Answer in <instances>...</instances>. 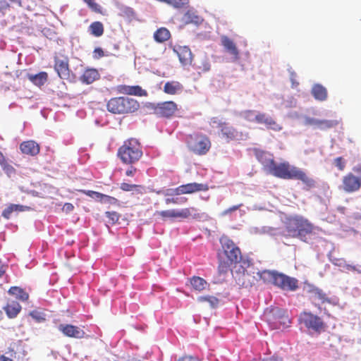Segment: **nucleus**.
Here are the masks:
<instances>
[{
	"instance_id": "obj_1",
	"label": "nucleus",
	"mask_w": 361,
	"mask_h": 361,
	"mask_svg": "<svg viewBox=\"0 0 361 361\" xmlns=\"http://www.w3.org/2000/svg\"><path fill=\"white\" fill-rule=\"evenodd\" d=\"M219 242L221 250L217 253L218 270L219 273H226L231 264L240 262L242 259L240 248L227 235H222Z\"/></svg>"
},
{
	"instance_id": "obj_2",
	"label": "nucleus",
	"mask_w": 361,
	"mask_h": 361,
	"mask_svg": "<svg viewBox=\"0 0 361 361\" xmlns=\"http://www.w3.org/2000/svg\"><path fill=\"white\" fill-rule=\"evenodd\" d=\"M257 157L268 173L281 179H293L298 167L290 165L288 161L276 163L272 154L265 152L258 153Z\"/></svg>"
},
{
	"instance_id": "obj_3",
	"label": "nucleus",
	"mask_w": 361,
	"mask_h": 361,
	"mask_svg": "<svg viewBox=\"0 0 361 361\" xmlns=\"http://www.w3.org/2000/svg\"><path fill=\"white\" fill-rule=\"evenodd\" d=\"M106 109L114 114H130L140 109V103L132 97H116L111 98L107 102Z\"/></svg>"
},
{
	"instance_id": "obj_4",
	"label": "nucleus",
	"mask_w": 361,
	"mask_h": 361,
	"mask_svg": "<svg viewBox=\"0 0 361 361\" xmlns=\"http://www.w3.org/2000/svg\"><path fill=\"white\" fill-rule=\"evenodd\" d=\"M313 229L314 226L301 216H290L286 221V231L288 235L292 238L302 240L307 235L312 233Z\"/></svg>"
},
{
	"instance_id": "obj_5",
	"label": "nucleus",
	"mask_w": 361,
	"mask_h": 361,
	"mask_svg": "<svg viewBox=\"0 0 361 361\" xmlns=\"http://www.w3.org/2000/svg\"><path fill=\"white\" fill-rule=\"evenodd\" d=\"M118 157L126 164H133L137 162L142 156L140 143L135 138L126 140L117 152Z\"/></svg>"
},
{
	"instance_id": "obj_6",
	"label": "nucleus",
	"mask_w": 361,
	"mask_h": 361,
	"mask_svg": "<svg viewBox=\"0 0 361 361\" xmlns=\"http://www.w3.org/2000/svg\"><path fill=\"white\" fill-rule=\"evenodd\" d=\"M186 142L190 150L197 155L206 154L212 145L209 138L206 135L200 133L189 135Z\"/></svg>"
},
{
	"instance_id": "obj_7",
	"label": "nucleus",
	"mask_w": 361,
	"mask_h": 361,
	"mask_svg": "<svg viewBox=\"0 0 361 361\" xmlns=\"http://www.w3.org/2000/svg\"><path fill=\"white\" fill-rule=\"evenodd\" d=\"M298 322L308 330H312L318 334L325 331L326 329V325L322 319L310 312L303 311L301 312L298 317Z\"/></svg>"
},
{
	"instance_id": "obj_8",
	"label": "nucleus",
	"mask_w": 361,
	"mask_h": 361,
	"mask_svg": "<svg viewBox=\"0 0 361 361\" xmlns=\"http://www.w3.org/2000/svg\"><path fill=\"white\" fill-rule=\"evenodd\" d=\"M157 214L164 219L172 218L188 219L191 217L193 219L199 220L203 215L202 214L198 213L197 209L195 207L184 208L181 210L169 209L157 212Z\"/></svg>"
},
{
	"instance_id": "obj_9",
	"label": "nucleus",
	"mask_w": 361,
	"mask_h": 361,
	"mask_svg": "<svg viewBox=\"0 0 361 361\" xmlns=\"http://www.w3.org/2000/svg\"><path fill=\"white\" fill-rule=\"evenodd\" d=\"M54 68L61 79H69L71 70L69 68V59L67 56H54Z\"/></svg>"
},
{
	"instance_id": "obj_10",
	"label": "nucleus",
	"mask_w": 361,
	"mask_h": 361,
	"mask_svg": "<svg viewBox=\"0 0 361 361\" xmlns=\"http://www.w3.org/2000/svg\"><path fill=\"white\" fill-rule=\"evenodd\" d=\"M154 113L164 118H171L178 111V105L173 101L158 103L154 108Z\"/></svg>"
},
{
	"instance_id": "obj_11",
	"label": "nucleus",
	"mask_w": 361,
	"mask_h": 361,
	"mask_svg": "<svg viewBox=\"0 0 361 361\" xmlns=\"http://www.w3.org/2000/svg\"><path fill=\"white\" fill-rule=\"evenodd\" d=\"M361 188V179L353 173H348L342 178L341 188L347 193L358 191Z\"/></svg>"
},
{
	"instance_id": "obj_12",
	"label": "nucleus",
	"mask_w": 361,
	"mask_h": 361,
	"mask_svg": "<svg viewBox=\"0 0 361 361\" xmlns=\"http://www.w3.org/2000/svg\"><path fill=\"white\" fill-rule=\"evenodd\" d=\"M274 285L285 290H295L298 288V281L283 274L277 272Z\"/></svg>"
},
{
	"instance_id": "obj_13",
	"label": "nucleus",
	"mask_w": 361,
	"mask_h": 361,
	"mask_svg": "<svg viewBox=\"0 0 361 361\" xmlns=\"http://www.w3.org/2000/svg\"><path fill=\"white\" fill-rule=\"evenodd\" d=\"M255 118L257 123L264 124L267 130L279 132L283 129L281 124L278 123L275 119L265 113L258 112Z\"/></svg>"
},
{
	"instance_id": "obj_14",
	"label": "nucleus",
	"mask_w": 361,
	"mask_h": 361,
	"mask_svg": "<svg viewBox=\"0 0 361 361\" xmlns=\"http://www.w3.org/2000/svg\"><path fill=\"white\" fill-rule=\"evenodd\" d=\"M209 186L207 184L190 183L181 185L174 190L175 195L192 194L200 191H207Z\"/></svg>"
},
{
	"instance_id": "obj_15",
	"label": "nucleus",
	"mask_w": 361,
	"mask_h": 361,
	"mask_svg": "<svg viewBox=\"0 0 361 361\" xmlns=\"http://www.w3.org/2000/svg\"><path fill=\"white\" fill-rule=\"evenodd\" d=\"M219 135L226 142L238 140L243 138V133L238 131L233 126L226 123L222 128L219 130Z\"/></svg>"
},
{
	"instance_id": "obj_16",
	"label": "nucleus",
	"mask_w": 361,
	"mask_h": 361,
	"mask_svg": "<svg viewBox=\"0 0 361 361\" xmlns=\"http://www.w3.org/2000/svg\"><path fill=\"white\" fill-rule=\"evenodd\" d=\"M59 330L67 337L74 338H83L85 337V332L79 326L73 324H61L59 326Z\"/></svg>"
},
{
	"instance_id": "obj_17",
	"label": "nucleus",
	"mask_w": 361,
	"mask_h": 361,
	"mask_svg": "<svg viewBox=\"0 0 361 361\" xmlns=\"http://www.w3.org/2000/svg\"><path fill=\"white\" fill-rule=\"evenodd\" d=\"M311 294L312 304L317 307L320 312L322 310L321 305L323 304L329 303L335 305V303L332 302L331 299L319 288H316L312 289L311 290Z\"/></svg>"
},
{
	"instance_id": "obj_18",
	"label": "nucleus",
	"mask_w": 361,
	"mask_h": 361,
	"mask_svg": "<svg viewBox=\"0 0 361 361\" xmlns=\"http://www.w3.org/2000/svg\"><path fill=\"white\" fill-rule=\"evenodd\" d=\"M173 50L178 55L179 61L183 66L191 65L193 56L188 47L176 45L174 46Z\"/></svg>"
},
{
	"instance_id": "obj_19",
	"label": "nucleus",
	"mask_w": 361,
	"mask_h": 361,
	"mask_svg": "<svg viewBox=\"0 0 361 361\" xmlns=\"http://www.w3.org/2000/svg\"><path fill=\"white\" fill-rule=\"evenodd\" d=\"M117 91L119 93L127 94V95H134L137 97H147V92L145 90H143L140 86L139 85H121L117 86L116 88Z\"/></svg>"
},
{
	"instance_id": "obj_20",
	"label": "nucleus",
	"mask_w": 361,
	"mask_h": 361,
	"mask_svg": "<svg viewBox=\"0 0 361 361\" xmlns=\"http://www.w3.org/2000/svg\"><path fill=\"white\" fill-rule=\"evenodd\" d=\"M19 148L23 154L32 157L37 155L40 152L39 145L34 140L23 141Z\"/></svg>"
},
{
	"instance_id": "obj_21",
	"label": "nucleus",
	"mask_w": 361,
	"mask_h": 361,
	"mask_svg": "<svg viewBox=\"0 0 361 361\" xmlns=\"http://www.w3.org/2000/svg\"><path fill=\"white\" fill-rule=\"evenodd\" d=\"M293 179L300 180L305 185V188L309 190L316 187L317 183L314 179L310 177L304 171L298 168Z\"/></svg>"
},
{
	"instance_id": "obj_22",
	"label": "nucleus",
	"mask_w": 361,
	"mask_h": 361,
	"mask_svg": "<svg viewBox=\"0 0 361 361\" xmlns=\"http://www.w3.org/2000/svg\"><path fill=\"white\" fill-rule=\"evenodd\" d=\"M221 42L227 52L233 55L235 59L239 58L238 49L231 39L226 35H223L221 37Z\"/></svg>"
},
{
	"instance_id": "obj_23",
	"label": "nucleus",
	"mask_w": 361,
	"mask_h": 361,
	"mask_svg": "<svg viewBox=\"0 0 361 361\" xmlns=\"http://www.w3.org/2000/svg\"><path fill=\"white\" fill-rule=\"evenodd\" d=\"M100 75L95 68H87L80 78V80L85 84H92L97 80H99Z\"/></svg>"
},
{
	"instance_id": "obj_24",
	"label": "nucleus",
	"mask_w": 361,
	"mask_h": 361,
	"mask_svg": "<svg viewBox=\"0 0 361 361\" xmlns=\"http://www.w3.org/2000/svg\"><path fill=\"white\" fill-rule=\"evenodd\" d=\"M4 311L8 318H15L21 310L20 305L14 300L9 302L4 307Z\"/></svg>"
},
{
	"instance_id": "obj_25",
	"label": "nucleus",
	"mask_w": 361,
	"mask_h": 361,
	"mask_svg": "<svg viewBox=\"0 0 361 361\" xmlns=\"http://www.w3.org/2000/svg\"><path fill=\"white\" fill-rule=\"evenodd\" d=\"M27 79L34 85L41 87L44 85L48 80V74L46 72H40L37 74H27Z\"/></svg>"
},
{
	"instance_id": "obj_26",
	"label": "nucleus",
	"mask_w": 361,
	"mask_h": 361,
	"mask_svg": "<svg viewBox=\"0 0 361 361\" xmlns=\"http://www.w3.org/2000/svg\"><path fill=\"white\" fill-rule=\"evenodd\" d=\"M183 90V85L178 81L166 82L164 87V92L168 94H176Z\"/></svg>"
},
{
	"instance_id": "obj_27",
	"label": "nucleus",
	"mask_w": 361,
	"mask_h": 361,
	"mask_svg": "<svg viewBox=\"0 0 361 361\" xmlns=\"http://www.w3.org/2000/svg\"><path fill=\"white\" fill-rule=\"evenodd\" d=\"M8 292L22 302H25L29 299V294L22 288L12 286Z\"/></svg>"
},
{
	"instance_id": "obj_28",
	"label": "nucleus",
	"mask_w": 361,
	"mask_h": 361,
	"mask_svg": "<svg viewBox=\"0 0 361 361\" xmlns=\"http://www.w3.org/2000/svg\"><path fill=\"white\" fill-rule=\"evenodd\" d=\"M312 94L317 100L324 101L327 98L326 89L319 84L314 85L312 87Z\"/></svg>"
},
{
	"instance_id": "obj_29",
	"label": "nucleus",
	"mask_w": 361,
	"mask_h": 361,
	"mask_svg": "<svg viewBox=\"0 0 361 361\" xmlns=\"http://www.w3.org/2000/svg\"><path fill=\"white\" fill-rule=\"evenodd\" d=\"M171 33L169 30L165 27L159 28L154 33V39L157 42L163 43L169 39Z\"/></svg>"
},
{
	"instance_id": "obj_30",
	"label": "nucleus",
	"mask_w": 361,
	"mask_h": 361,
	"mask_svg": "<svg viewBox=\"0 0 361 361\" xmlns=\"http://www.w3.org/2000/svg\"><path fill=\"white\" fill-rule=\"evenodd\" d=\"M190 284L193 289L197 291H202L209 286L208 283L200 276H192L190 279Z\"/></svg>"
},
{
	"instance_id": "obj_31",
	"label": "nucleus",
	"mask_w": 361,
	"mask_h": 361,
	"mask_svg": "<svg viewBox=\"0 0 361 361\" xmlns=\"http://www.w3.org/2000/svg\"><path fill=\"white\" fill-rule=\"evenodd\" d=\"M27 209H29V207L20 204H11L4 209L2 212V216L6 219H10L11 215L13 212H23Z\"/></svg>"
},
{
	"instance_id": "obj_32",
	"label": "nucleus",
	"mask_w": 361,
	"mask_h": 361,
	"mask_svg": "<svg viewBox=\"0 0 361 361\" xmlns=\"http://www.w3.org/2000/svg\"><path fill=\"white\" fill-rule=\"evenodd\" d=\"M89 31L91 35L96 37H101L104 32V25L99 21H94L90 25Z\"/></svg>"
},
{
	"instance_id": "obj_33",
	"label": "nucleus",
	"mask_w": 361,
	"mask_h": 361,
	"mask_svg": "<svg viewBox=\"0 0 361 361\" xmlns=\"http://www.w3.org/2000/svg\"><path fill=\"white\" fill-rule=\"evenodd\" d=\"M276 274L277 271L269 270H264L258 273L260 279H262L264 283L273 285L275 281V276H276Z\"/></svg>"
},
{
	"instance_id": "obj_34",
	"label": "nucleus",
	"mask_w": 361,
	"mask_h": 361,
	"mask_svg": "<svg viewBox=\"0 0 361 361\" xmlns=\"http://www.w3.org/2000/svg\"><path fill=\"white\" fill-rule=\"evenodd\" d=\"M340 120L333 119V120H327V119H319L318 123V129L321 130H326L330 128H333L338 125L340 123Z\"/></svg>"
},
{
	"instance_id": "obj_35",
	"label": "nucleus",
	"mask_w": 361,
	"mask_h": 361,
	"mask_svg": "<svg viewBox=\"0 0 361 361\" xmlns=\"http://www.w3.org/2000/svg\"><path fill=\"white\" fill-rule=\"evenodd\" d=\"M197 300L200 302H207L212 308L216 307L219 303V300L213 295L200 296Z\"/></svg>"
},
{
	"instance_id": "obj_36",
	"label": "nucleus",
	"mask_w": 361,
	"mask_h": 361,
	"mask_svg": "<svg viewBox=\"0 0 361 361\" xmlns=\"http://www.w3.org/2000/svg\"><path fill=\"white\" fill-rule=\"evenodd\" d=\"M87 4L88 7L94 12L99 14H104L102 6L95 2L94 0H82Z\"/></svg>"
},
{
	"instance_id": "obj_37",
	"label": "nucleus",
	"mask_w": 361,
	"mask_h": 361,
	"mask_svg": "<svg viewBox=\"0 0 361 361\" xmlns=\"http://www.w3.org/2000/svg\"><path fill=\"white\" fill-rule=\"evenodd\" d=\"M209 123L212 128H218L220 130L226 122L223 121L219 117H212L210 118Z\"/></svg>"
},
{
	"instance_id": "obj_38",
	"label": "nucleus",
	"mask_w": 361,
	"mask_h": 361,
	"mask_svg": "<svg viewBox=\"0 0 361 361\" xmlns=\"http://www.w3.org/2000/svg\"><path fill=\"white\" fill-rule=\"evenodd\" d=\"M255 111L253 110H245L241 113L242 117L250 122L255 121Z\"/></svg>"
},
{
	"instance_id": "obj_39",
	"label": "nucleus",
	"mask_w": 361,
	"mask_h": 361,
	"mask_svg": "<svg viewBox=\"0 0 361 361\" xmlns=\"http://www.w3.org/2000/svg\"><path fill=\"white\" fill-rule=\"evenodd\" d=\"M334 164L339 171H342L345 168L346 161L342 157H339L334 160Z\"/></svg>"
},
{
	"instance_id": "obj_40",
	"label": "nucleus",
	"mask_w": 361,
	"mask_h": 361,
	"mask_svg": "<svg viewBox=\"0 0 361 361\" xmlns=\"http://www.w3.org/2000/svg\"><path fill=\"white\" fill-rule=\"evenodd\" d=\"M99 201L102 203H107L110 204H117L118 203V200L116 198L104 194H102V197L100 198Z\"/></svg>"
},
{
	"instance_id": "obj_41",
	"label": "nucleus",
	"mask_w": 361,
	"mask_h": 361,
	"mask_svg": "<svg viewBox=\"0 0 361 361\" xmlns=\"http://www.w3.org/2000/svg\"><path fill=\"white\" fill-rule=\"evenodd\" d=\"M80 192H81L83 194H85L88 197H90L94 199H98L99 200L102 197V193L96 191L81 190H80Z\"/></svg>"
},
{
	"instance_id": "obj_42",
	"label": "nucleus",
	"mask_w": 361,
	"mask_h": 361,
	"mask_svg": "<svg viewBox=\"0 0 361 361\" xmlns=\"http://www.w3.org/2000/svg\"><path fill=\"white\" fill-rule=\"evenodd\" d=\"M106 216L112 224H115L119 220V214L116 212H106Z\"/></svg>"
},
{
	"instance_id": "obj_43",
	"label": "nucleus",
	"mask_w": 361,
	"mask_h": 361,
	"mask_svg": "<svg viewBox=\"0 0 361 361\" xmlns=\"http://www.w3.org/2000/svg\"><path fill=\"white\" fill-rule=\"evenodd\" d=\"M343 267L348 271H355L361 274V265L355 266L345 263Z\"/></svg>"
},
{
	"instance_id": "obj_44",
	"label": "nucleus",
	"mask_w": 361,
	"mask_h": 361,
	"mask_svg": "<svg viewBox=\"0 0 361 361\" xmlns=\"http://www.w3.org/2000/svg\"><path fill=\"white\" fill-rule=\"evenodd\" d=\"M135 188L133 189V195H143L146 193V188L145 186L141 185H135Z\"/></svg>"
},
{
	"instance_id": "obj_45",
	"label": "nucleus",
	"mask_w": 361,
	"mask_h": 361,
	"mask_svg": "<svg viewBox=\"0 0 361 361\" xmlns=\"http://www.w3.org/2000/svg\"><path fill=\"white\" fill-rule=\"evenodd\" d=\"M319 119L306 117L305 118V124L307 126H312L318 128Z\"/></svg>"
},
{
	"instance_id": "obj_46",
	"label": "nucleus",
	"mask_w": 361,
	"mask_h": 361,
	"mask_svg": "<svg viewBox=\"0 0 361 361\" xmlns=\"http://www.w3.org/2000/svg\"><path fill=\"white\" fill-rule=\"evenodd\" d=\"M135 184H130L127 183H121L120 188L125 192H132L133 189L135 188Z\"/></svg>"
},
{
	"instance_id": "obj_47",
	"label": "nucleus",
	"mask_w": 361,
	"mask_h": 361,
	"mask_svg": "<svg viewBox=\"0 0 361 361\" xmlns=\"http://www.w3.org/2000/svg\"><path fill=\"white\" fill-rule=\"evenodd\" d=\"M178 198L177 197H171V198H166V203L167 204H178L180 202H185L187 201V198H181V201H178Z\"/></svg>"
},
{
	"instance_id": "obj_48",
	"label": "nucleus",
	"mask_w": 361,
	"mask_h": 361,
	"mask_svg": "<svg viewBox=\"0 0 361 361\" xmlns=\"http://www.w3.org/2000/svg\"><path fill=\"white\" fill-rule=\"evenodd\" d=\"M104 56V51L100 47H97L93 51V57L94 59H100Z\"/></svg>"
},
{
	"instance_id": "obj_49",
	"label": "nucleus",
	"mask_w": 361,
	"mask_h": 361,
	"mask_svg": "<svg viewBox=\"0 0 361 361\" xmlns=\"http://www.w3.org/2000/svg\"><path fill=\"white\" fill-rule=\"evenodd\" d=\"M30 315L36 319L37 322L44 320V319L40 315V313L37 311H32L30 313Z\"/></svg>"
},
{
	"instance_id": "obj_50",
	"label": "nucleus",
	"mask_w": 361,
	"mask_h": 361,
	"mask_svg": "<svg viewBox=\"0 0 361 361\" xmlns=\"http://www.w3.org/2000/svg\"><path fill=\"white\" fill-rule=\"evenodd\" d=\"M178 361H200L197 357H192V356H183L180 357Z\"/></svg>"
},
{
	"instance_id": "obj_51",
	"label": "nucleus",
	"mask_w": 361,
	"mask_h": 361,
	"mask_svg": "<svg viewBox=\"0 0 361 361\" xmlns=\"http://www.w3.org/2000/svg\"><path fill=\"white\" fill-rule=\"evenodd\" d=\"M1 167L6 173L13 172L15 171L14 168L8 163V161Z\"/></svg>"
},
{
	"instance_id": "obj_52",
	"label": "nucleus",
	"mask_w": 361,
	"mask_h": 361,
	"mask_svg": "<svg viewBox=\"0 0 361 361\" xmlns=\"http://www.w3.org/2000/svg\"><path fill=\"white\" fill-rule=\"evenodd\" d=\"M242 206V204H240L238 205H234L227 209H226L224 212H223V214H228L229 213H231L233 212H235L236 210H238L240 207Z\"/></svg>"
},
{
	"instance_id": "obj_53",
	"label": "nucleus",
	"mask_w": 361,
	"mask_h": 361,
	"mask_svg": "<svg viewBox=\"0 0 361 361\" xmlns=\"http://www.w3.org/2000/svg\"><path fill=\"white\" fill-rule=\"evenodd\" d=\"M74 209V206L71 203H65L62 209L66 213L72 212Z\"/></svg>"
},
{
	"instance_id": "obj_54",
	"label": "nucleus",
	"mask_w": 361,
	"mask_h": 361,
	"mask_svg": "<svg viewBox=\"0 0 361 361\" xmlns=\"http://www.w3.org/2000/svg\"><path fill=\"white\" fill-rule=\"evenodd\" d=\"M353 171L357 175V177H359L361 179V164L354 166L353 168Z\"/></svg>"
},
{
	"instance_id": "obj_55",
	"label": "nucleus",
	"mask_w": 361,
	"mask_h": 361,
	"mask_svg": "<svg viewBox=\"0 0 361 361\" xmlns=\"http://www.w3.org/2000/svg\"><path fill=\"white\" fill-rule=\"evenodd\" d=\"M137 172V169L135 167H131L126 171V175L127 176H133Z\"/></svg>"
},
{
	"instance_id": "obj_56",
	"label": "nucleus",
	"mask_w": 361,
	"mask_h": 361,
	"mask_svg": "<svg viewBox=\"0 0 361 361\" xmlns=\"http://www.w3.org/2000/svg\"><path fill=\"white\" fill-rule=\"evenodd\" d=\"M8 162L7 158L4 156V154L0 152V166H2L4 164Z\"/></svg>"
},
{
	"instance_id": "obj_57",
	"label": "nucleus",
	"mask_w": 361,
	"mask_h": 361,
	"mask_svg": "<svg viewBox=\"0 0 361 361\" xmlns=\"http://www.w3.org/2000/svg\"><path fill=\"white\" fill-rule=\"evenodd\" d=\"M249 277V274H243V276H242V286H245V287H247L249 286V283H246V279Z\"/></svg>"
},
{
	"instance_id": "obj_58",
	"label": "nucleus",
	"mask_w": 361,
	"mask_h": 361,
	"mask_svg": "<svg viewBox=\"0 0 361 361\" xmlns=\"http://www.w3.org/2000/svg\"><path fill=\"white\" fill-rule=\"evenodd\" d=\"M9 8V4L4 0H0V9H6Z\"/></svg>"
},
{
	"instance_id": "obj_59",
	"label": "nucleus",
	"mask_w": 361,
	"mask_h": 361,
	"mask_svg": "<svg viewBox=\"0 0 361 361\" xmlns=\"http://www.w3.org/2000/svg\"><path fill=\"white\" fill-rule=\"evenodd\" d=\"M0 361H13V360L2 355H0Z\"/></svg>"
},
{
	"instance_id": "obj_60",
	"label": "nucleus",
	"mask_w": 361,
	"mask_h": 361,
	"mask_svg": "<svg viewBox=\"0 0 361 361\" xmlns=\"http://www.w3.org/2000/svg\"><path fill=\"white\" fill-rule=\"evenodd\" d=\"M5 269L4 267L1 263V261L0 260V277L4 274Z\"/></svg>"
},
{
	"instance_id": "obj_61",
	"label": "nucleus",
	"mask_w": 361,
	"mask_h": 361,
	"mask_svg": "<svg viewBox=\"0 0 361 361\" xmlns=\"http://www.w3.org/2000/svg\"><path fill=\"white\" fill-rule=\"evenodd\" d=\"M265 361H281V360H280L276 357H271L266 359Z\"/></svg>"
},
{
	"instance_id": "obj_62",
	"label": "nucleus",
	"mask_w": 361,
	"mask_h": 361,
	"mask_svg": "<svg viewBox=\"0 0 361 361\" xmlns=\"http://www.w3.org/2000/svg\"><path fill=\"white\" fill-rule=\"evenodd\" d=\"M12 3L18 4L19 6H21V1L20 0H9Z\"/></svg>"
},
{
	"instance_id": "obj_63",
	"label": "nucleus",
	"mask_w": 361,
	"mask_h": 361,
	"mask_svg": "<svg viewBox=\"0 0 361 361\" xmlns=\"http://www.w3.org/2000/svg\"><path fill=\"white\" fill-rule=\"evenodd\" d=\"M345 262H344V263H342L341 262H335L334 264L337 265V266H340V267H343V264H345Z\"/></svg>"
},
{
	"instance_id": "obj_64",
	"label": "nucleus",
	"mask_w": 361,
	"mask_h": 361,
	"mask_svg": "<svg viewBox=\"0 0 361 361\" xmlns=\"http://www.w3.org/2000/svg\"><path fill=\"white\" fill-rule=\"evenodd\" d=\"M323 310H324V313L325 314H326L328 317H330L331 314H330V313L329 312V311L326 308H324Z\"/></svg>"
}]
</instances>
